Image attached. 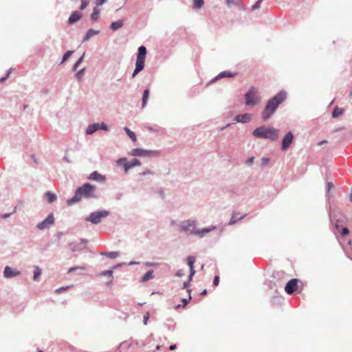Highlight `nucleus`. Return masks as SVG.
Returning <instances> with one entry per match:
<instances>
[{
  "instance_id": "nucleus-32",
  "label": "nucleus",
  "mask_w": 352,
  "mask_h": 352,
  "mask_svg": "<svg viewBox=\"0 0 352 352\" xmlns=\"http://www.w3.org/2000/svg\"><path fill=\"white\" fill-rule=\"evenodd\" d=\"M245 216H246V214H245L243 215L240 216L239 217H236V215H235V213L233 212L232 214V217L230 218V220L228 222V225L229 226H232V225L235 224L236 222H238V221L242 220L243 219H244Z\"/></svg>"
},
{
  "instance_id": "nucleus-39",
  "label": "nucleus",
  "mask_w": 352,
  "mask_h": 352,
  "mask_svg": "<svg viewBox=\"0 0 352 352\" xmlns=\"http://www.w3.org/2000/svg\"><path fill=\"white\" fill-rule=\"evenodd\" d=\"M120 256L119 252H109L107 258L111 259H115Z\"/></svg>"
},
{
  "instance_id": "nucleus-4",
  "label": "nucleus",
  "mask_w": 352,
  "mask_h": 352,
  "mask_svg": "<svg viewBox=\"0 0 352 352\" xmlns=\"http://www.w3.org/2000/svg\"><path fill=\"white\" fill-rule=\"evenodd\" d=\"M146 54V47L143 45L139 46L136 53L135 69L131 74L132 78H134L139 73H140L144 69Z\"/></svg>"
},
{
  "instance_id": "nucleus-60",
  "label": "nucleus",
  "mask_w": 352,
  "mask_h": 352,
  "mask_svg": "<svg viewBox=\"0 0 352 352\" xmlns=\"http://www.w3.org/2000/svg\"><path fill=\"white\" fill-rule=\"evenodd\" d=\"M12 68L9 69L6 72V73L4 74V76H4V78H5V79H6V80H7V79L9 78V76H10V74L12 73Z\"/></svg>"
},
{
  "instance_id": "nucleus-42",
  "label": "nucleus",
  "mask_w": 352,
  "mask_h": 352,
  "mask_svg": "<svg viewBox=\"0 0 352 352\" xmlns=\"http://www.w3.org/2000/svg\"><path fill=\"white\" fill-rule=\"evenodd\" d=\"M191 299H192L191 295H189L188 298H182L181 299V302H182V305L184 307L187 305Z\"/></svg>"
},
{
  "instance_id": "nucleus-16",
  "label": "nucleus",
  "mask_w": 352,
  "mask_h": 352,
  "mask_svg": "<svg viewBox=\"0 0 352 352\" xmlns=\"http://www.w3.org/2000/svg\"><path fill=\"white\" fill-rule=\"evenodd\" d=\"M237 72H232L229 70H224L223 72H221L219 73L214 78H213L210 81V83H213L218 80L219 79H221L223 78H232L237 75Z\"/></svg>"
},
{
  "instance_id": "nucleus-62",
  "label": "nucleus",
  "mask_w": 352,
  "mask_h": 352,
  "mask_svg": "<svg viewBox=\"0 0 352 352\" xmlns=\"http://www.w3.org/2000/svg\"><path fill=\"white\" fill-rule=\"evenodd\" d=\"M77 269H83L82 267H78V266H74V267H72L69 269L68 270V273H71V272H74Z\"/></svg>"
},
{
  "instance_id": "nucleus-10",
  "label": "nucleus",
  "mask_w": 352,
  "mask_h": 352,
  "mask_svg": "<svg viewBox=\"0 0 352 352\" xmlns=\"http://www.w3.org/2000/svg\"><path fill=\"white\" fill-rule=\"evenodd\" d=\"M99 130H103L104 131H109V126L108 124H107L104 122H94L92 124H90L88 125L87 128L86 129V134L87 135H91L94 133H95L97 131Z\"/></svg>"
},
{
  "instance_id": "nucleus-50",
  "label": "nucleus",
  "mask_w": 352,
  "mask_h": 352,
  "mask_svg": "<svg viewBox=\"0 0 352 352\" xmlns=\"http://www.w3.org/2000/svg\"><path fill=\"white\" fill-rule=\"evenodd\" d=\"M126 265V263H124V262L118 263H117L116 265H113V266L112 267V268H113V270H117V269H118V268H120V267H123V266H124V265Z\"/></svg>"
},
{
  "instance_id": "nucleus-19",
  "label": "nucleus",
  "mask_w": 352,
  "mask_h": 352,
  "mask_svg": "<svg viewBox=\"0 0 352 352\" xmlns=\"http://www.w3.org/2000/svg\"><path fill=\"white\" fill-rule=\"evenodd\" d=\"M252 115L250 113H239L235 116L234 120L238 123L246 124L251 121Z\"/></svg>"
},
{
  "instance_id": "nucleus-44",
  "label": "nucleus",
  "mask_w": 352,
  "mask_h": 352,
  "mask_svg": "<svg viewBox=\"0 0 352 352\" xmlns=\"http://www.w3.org/2000/svg\"><path fill=\"white\" fill-rule=\"evenodd\" d=\"M144 265L146 267H158L160 266V263L148 261L144 263Z\"/></svg>"
},
{
  "instance_id": "nucleus-63",
  "label": "nucleus",
  "mask_w": 352,
  "mask_h": 352,
  "mask_svg": "<svg viewBox=\"0 0 352 352\" xmlns=\"http://www.w3.org/2000/svg\"><path fill=\"white\" fill-rule=\"evenodd\" d=\"M10 216L11 213H3L1 214V217L4 219L9 218Z\"/></svg>"
},
{
  "instance_id": "nucleus-24",
  "label": "nucleus",
  "mask_w": 352,
  "mask_h": 352,
  "mask_svg": "<svg viewBox=\"0 0 352 352\" xmlns=\"http://www.w3.org/2000/svg\"><path fill=\"white\" fill-rule=\"evenodd\" d=\"M124 25V20L120 19L111 23L109 29L115 32L120 30Z\"/></svg>"
},
{
  "instance_id": "nucleus-38",
  "label": "nucleus",
  "mask_w": 352,
  "mask_h": 352,
  "mask_svg": "<svg viewBox=\"0 0 352 352\" xmlns=\"http://www.w3.org/2000/svg\"><path fill=\"white\" fill-rule=\"evenodd\" d=\"M204 4V0H192V8L198 10L203 7Z\"/></svg>"
},
{
  "instance_id": "nucleus-59",
  "label": "nucleus",
  "mask_w": 352,
  "mask_h": 352,
  "mask_svg": "<svg viewBox=\"0 0 352 352\" xmlns=\"http://www.w3.org/2000/svg\"><path fill=\"white\" fill-rule=\"evenodd\" d=\"M12 68L9 69L6 72V73L4 74V76H4V78H5V79H6V80H7V79L9 78V76H10V74L12 73Z\"/></svg>"
},
{
  "instance_id": "nucleus-48",
  "label": "nucleus",
  "mask_w": 352,
  "mask_h": 352,
  "mask_svg": "<svg viewBox=\"0 0 352 352\" xmlns=\"http://www.w3.org/2000/svg\"><path fill=\"white\" fill-rule=\"evenodd\" d=\"M270 161V160L268 157H262L261 164L262 166H266L267 164H268Z\"/></svg>"
},
{
  "instance_id": "nucleus-1",
  "label": "nucleus",
  "mask_w": 352,
  "mask_h": 352,
  "mask_svg": "<svg viewBox=\"0 0 352 352\" xmlns=\"http://www.w3.org/2000/svg\"><path fill=\"white\" fill-rule=\"evenodd\" d=\"M96 190V186L89 182H85L76 188L74 195L71 198L67 199L66 203L67 206H71L79 202L82 199H98Z\"/></svg>"
},
{
  "instance_id": "nucleus-22",
  "label": "nucleus",
  "mask_w": 352,
  "mask_h": 352,
  "mask_svg": "<svg viewBox=\"0 0 352 352\" xmlns=\"http://www.w3.org/2000/svg\"><path fill=\"white\" fill-rule=\"evenodd\" d=\"M334 228L340 232L341 236L342 237H344L347 235H349V230L348 228L346 227H342V226H340L338 223V221H336L334 224Z\"/></svg>"
},
{
  "instance_id": "nucleus-13",
  "label": "nucleus",
  "mask_w": 352,
  "mask_h": 352,
  "mask_svg": "<svg viewBox=\"0 0 352 352\" xmlns=\"http://www.w3.org/2000/svg\"><path fill=\"white\" fill-rule=\"evenodd\" d=\"M294 141V135L292 131H289L283 136L281 140L280 148L283 151H286Z\"/></svg>"
},
{
  "instance_id": "nucleus-49",
  "label": "nucleus",
  "mask_w": 352,
  "mask_h": 352,
  "mask_svg": "<svg viewBox=\"0 0 352 352\" xmlns=\"http://www.w3.org/2000/svg\"><path fill=\"white\" fill-rule=\"evenodd\" d=\"M254 157L252 156L249 158H248L245 161V164L248 166H252L254 163Z\"/></svg>"
},
{
  "instance_id": "nucleus-35",
  "label": "nucleus",
  "mask_w": 352,
  "mask_h": 352,
  "mask_svg": "<svg viewBox=\"0 0 352 352\" xmlns=\"http://www.w3.org/2000/svg\"><path fill=\"white\" fill-rule=\"evenodd\" d=\"M74 53V50H67L62 56V59L60 63H59V65L63 64L65 62H66L71 56Z\"/></svg>"
},
{
  "instance_id": "nucleus-2",
  "label": "nucleus",
  "mask_w": 352,
  "mask_h": 352,
  "mask_svg": "<svg viewBox=\"0 0 352 352\" xmlns=\"http://www.w3.org/2000/svg\"><path fill=\"white\" fill-rule=\"evenodd\" d=\"M286 99L287 92L285 90H280L270 98L261 112L262 120L263 121L268 120L276 111L280 104L285 102Z\"/></svg>"
},
{
  "instance_id": "nucleus-56",
  "label": "nucleus",
  "mask_w": 352,
  "mask_h": 352,
  "mask_svg": "<svg viewBox=\"0 0 352 352\" xmlns=\"http://www.w3.org/2000/svg\"><path fill=\"white\" fill-rule=\"evenodd\" d=\"M67 151L68 149L66 150L65 151V154L63 158V160L67 162V163H71V160L69 159V157H67Z\"/></svg>"
},
{
  "instance_id": "nucleus-58",
  "label": "nucleus",
  "mask_w": 352,
  "mask_h": 352,
  "mask_svg": "<svg viewBox=\"0 0 352 352\" xmlns=\"http://www.w3.org/2000/svg\"><path fill=\"white\" fill-rule=\"evenodd\" d=\"M123 197V193L122 192H118L115 195V199L116 200H120Z\"/></svg>"
},
{
  "instance_id": "nucleus-5",
  "label": "nucleus",
  "mask_w": 352,
  "mask_h": 352,
  "mask_svg": "<svg viewBox=\"0 0 352 352\" xmlns=\"http://www.w3.org/2000/svg\"><path fill=\"white\" fill-rule=\"evenodd\" d=\"M110 214V212L107 210H98L91 212L85 218V221L89 222L93 225L99 224L102 220L107 217Z\"/></svg>"
},
{
  "instance_id": "nucleus-27",
  "label": "nucleus",
  "mask_w": 352,
  "mask_h": 352,
  "mask_svg": "<svg viewBox=\"0 0 352 352\" xmlns=\"http://www.w3.org/2000/svg\"><path fill=\"white\" fill-rule=\"evenodd\" d=\"M344 112V109L343 108H340L338 106L335 107L331 112V117L333 118H338L342 115H343Z\"/></svg>"
},
{
  "instance_id": "nucleus-37",
  "label": "nucleus",
  "mask_w": 352,
  "mask_h": 352,
  "mask_svg": "<svg viewBox=\"0 0 352 352\" xmlns=\"http://www.w3.org/2000/svg\"><path fill=\"white\" fill-rule=\"evenodd\" d=\"M42 273L41 269L38 266L34 267V272H33V279L34 280H36L41 276Z\"/></svg>"
},
{
  "instance_id": "nucleus-54",
  "label": "nucleus",
  "mask_w": 352,
  "mask_h": 352,
  "mask_svg": "<svg viewBox=\"0 0 352 352\" xmlns=\"http://www.w3.org/2000/svg\"><path fill=\"white\" fill-rule=\"evenodd\" d=\"M175 276L177 277H182L183 276H184V272L182 269H179L178 270H177L176 273H175Z\"/></svg>"
},
{
  "instance_id": "nucleus-11",
  "label": "nucleus",
  "mask_w": 352,
  "mask_h": 352,
  "mask_svg": "<svg viewBox=\"0 0 352 352\" xmlns=\"http://www.w3.org/2000/svg\"><path fill=\"white\" fill-rule=\"evenodd\" d=\"M88 242V239L81 238L80 242H71L69 243V246L72 252H80L85 250L89 251L88 247L86 245Z\"/></svg>"
},
{
  "instance_id": "nucleus-51",
  "label": "nucleus",
  "mask_w": 352,
  "mask_h": 352,
  "mask_svg": "<svg viewBox=\"0 0 352 352\" xmlns=\"http://www.w3.org/2000/svg\"><path fill=\"white\" fill-rule=\"evenodd\" d=\"M157 193L160 195V196L161 197V198L164 200L166 198V195H165V192H164V190L163 188H160L158 190H157Z\"/></svg>"
},
{
  "instance_id": "nucleus-29",
  "label": "nucleus",
  "mask_w": 352,
  "mask_h": 352,
  "mask_svg": "<svg viewBox=\"0 0 352 352\" xmlns=\"http://www.w3.org/2000/svg\"><path fill=\"white\" fill-rule=\"evenodd\" d=\"M45 197L49 204H52L57 199L56 195L51 191H47L45 193Z\"/></svg>"
},
{
  "instance_id": "nucleus-8",
  "label": "nucleus",
  "mask_w": 352,
  "mask_h": 352,
  "mask_svg": "<svg viewBox=\"0 0 352 352\" xmlns=\"http://www.w3.org/2000/svg\"><path fill=\"white\" fill-rule=\"evenodd\" d=\"M129 154L133 157H152L159 156L160 151L157 150H148L142 148H134Z\"/></svg>"
},
{
  "instance_id": "nucleus-23",
  "label": "nucleus",
  "mask_w": 352,
  "mask_h": 352,
  "mask_svg": "<svg viewBox=\"0 0 352 352\" xmlns=\"http://www.w3.org/2000/svg\"><path fill=\"white\" fill-rule=\"evenodd\" d=\"M100 33L99 30H96L94 29H89L85 36H83L82 43L87 42L92 36L98 35Z\"/></svg>"
},
{
  "instance_id": "nucleus-47",
  "label": "nucleus",
  "mask_w": 352,
  "mask_h": 352,
  "mask_svg": "<svg viewBox=\"0 0 352 352\" xmlns=\"http://www.w3.org/2000/svg\"><path fill=\"white\" fill-rule=\"evenodd\" d=\"M72 287V285L65 286V287H59V288L56 289L55 290V292H56V294H60V293H61L62 292H64V291L67 290L68 288H69V287Z\"/></svg>"
},
{
  "instance_id": "nucleus-33",
  "label": "nucleus",
  "mask_w": 352,
  "mask_h": 352,
  "mask_svg": "<svg viewBox=\"0 0 352 352\" xmlns=\"http://www.w3.org/2000/svg\"><path fill=\"white\" fill-rule=\"evenodd\" d=\"M98 275L100 276H108L109 278L113 279V270L111 267L109 270L101 271Z\"/></svg>"
},
{
  "instance_id": "nucleus-36",
  "label": "nucleus",
  "mask_w": 352,
  "mask_h": 352,
  "mask_svg": "<svg viewBox=\"0 0 352 352\" xmlns=\"http://www.w3.org/2000/svg\"><path fill=\"white\" fill-rule=\"evenodd\" d=\"M86 68L83 67L79 69L76 74H75V78L77 80L80 81L84 76L85 74Z\"/></svg>"
},
{
  "instance_id": "nucleus-45",
  "label": "nucleus",
  "mask_w": 352,
  "mask_h": 352,
  "mask_svg": "<svg viewBox=\"0 0 352 352\" xmlns=\"http://www.w3.org/2000/svg\"><path fill=\"white\" fill-rule=\"evenodd\" d=\"M220 281V278L219 275H215L213 278L212 285L214 287H217L219 285Z\"/></svg>"
},
{
  "instance_id": "nucleus-7",
  "label": "nucleus",
  "mask_w": 352,
  "mask_h": 352,
  "mask_svg": "<svg viewBox=\"0 0 352 352\" xmlns=\"http://www.w3.org/2000/svg\"><path fill=\"white\" fill-rule=\"evenodd\" d=\"M118 166H122L125 173H129V170L132 168L140 166L142 163L138 158H133L131 161H128L125 157H120L116 161Z\"/></svg>"
},
{
  "instance_id": "nucleus-26",
  "label": "nucleus",
  "mask_w": 352,
  "mask_h": 352,
  "mask_svg": "<svg viewBox=\"0 0 352 352\" xmlns=\"http://www.w3.org/2000/svg\"><path fill=\"white\" fill-rule=\"evenodd\" d=\"M155 277L153 270H148L142 277L140 281L142 283L147 282Z\"/></svg>"
},
{
  "instance_id": "nucleus-41",
  "label": "nucleus",
  "mask_w": 352,
  "mask_h": 352,
  "mask_svg": "<svg viewBox=\"0 0 352 352\" xmlns=\"http://www.w3.org/2000/svg\"><path fill=\"white\" fill-rule=\"evenodd\" d=\"M262 1L263 0H257L252 6L251 10L255 11L256 10H258L261 7Z\"/></svg>"
},
{
  "instance_id": "nucleus-43",
  "label": "nucleus",
  "mask_w": 352,
  "mask_h": 352,
  "mask_svg": "<svg viewBox=\"0 0 352 352\" xmlns=\"http://www.w3.org/2000/svg\"><path fill=\"white\" fill-rule=\"evenodd\" d=\"M146 129L149 131L158 132L160 127L157 125H155V126H146Z\"/></svg>"
},
{
  "instance_id": "nucleus-64",
  "label": "nucleus",
  "mask_w": 352,
  "mask_h": 352,
  "mask_svg": "<svg viewBox=\"0 0 352 352\" xmlns=\"http://www.w3.org/2000/svg\"><path fill=\"white\" fill-rule=\"evenodd\" d=\"M113 279L109 278V280L106 283V285L108 287H111L113 285Z\"/></svg>"
},
{
  "instance_id": "nucleus-55",
  "label": "nucleus",
  "mask_w": 352,
  "mask_h": 352,
  "mask_svg": "<svg viewBox=\"0 0 352 352\" xmlns=\"http://www.w3.org/2000/svg\"><path fill=\"white\" fill-rule=\"evenodd\" d=\"M191 285V283L188 281V280L184 281L182 289H187Z\"/></svg>"
},
{
  "instance_id": "nucleus-52",
  "label": "nucleus",
  "mask_w": 352,
  "mask_h": 352,
  "mask_svg": "<svg viewBox=\"0 0 352 352\" xmlns=\"http://www.w3.org/2000/svg\"><path fill=\"white\" fill-rule=\"evenodd\" d=\"M107 0H95V3L96 4V7L102 6L103 4H104Z\"/></svg>"
},
{
  "instance_id": "nucleus-46",
  "label": "nucleus",
  "mask_w": 352,
  "mask_h": 352,
  "mask_svg": "<svg viewBox=\"0 0 352 352\" xmlns=\"http://www.w3.org/2000/svg\"><path fill=\"white\" fill-rule=\"evenodd\" d=\"M149 318H150V313H149V311H147L146 313V314L143 316L142 322H143L144 325L147 324L148 320H149Z\"/></svg>"
},
{
  "instance_id": "nucleus-12",
  "label": "nucleus",
  "mask_w": 352,
  "mask_h": 352,
  "mask_svg": "<svg viewBox=\"0 0 352 352\" xmlns=\"http://www.w3.org/2000/svg\"><path fill=\"white\" fill-rule=\"evenodd\" d=\"M55 223V218L53 212H50L46 218L39 222L36 225V228L39 230H43L49 228L50 226H54Z\"/></svg>"
},
{
  "instance_id": "nucleus-20",
  "label": "nucleus",
  "mask_w": 352,
  "mask_h": 352,
  "mask_svg": "<svg viewBox=\"0 0 352 352\" xmlns=\"http://www.w3.org/2000/svg\"><path fill=\"white\" fill-rule=\"evenodd\" d=\"M226 4L230 8L232 6L238 7L239 10L245 11L246 7L241 0H226Z\"/></svg>"
},
{
  "instance_id": "nucleus-14",
  "label": "nucleus",
  "mask_w": 352,
  "mask_h": 352,
  "mask_svg": "<svg viewBox=\"0 0 352 352\" xmlns=\"http://www.w3.org/2000/svg\"><path fill=\"white\" fill-rule=\"evenodd\" d=\"M196 226V221L195 220H185L181 223L179 226V230L180 232H188L190 231L192 232V229H195Z\"/></svg>"
},
{
  "instance_id": "nucleus-28",
  "label": "nucleus",
  "mask_w": 352,
  "mask_h": 352,
  "mask_svg": "<svg viewBox=\"0 0 352 352\" xmlns=\"http://www.w3.org/2000/svg\"><path fill=\"white\" fill-rule=\"evenodd\" d=\"M100 10L98 7H94L91 14H90V20L92 22L98 21Z\"/></svg>"
},
{
  "instance_id": "nucleus-30",
  "label": "nucleus",
  "mask_w": 352,
  "mask_h": 352,
  "mask_svg": "<svg viewBox=\"0 0 352 352\" xmlns=\"http://www.w3.org/2000/svg\"><path fill=\"white\" fill-rule=\"evenodd\" d=\"M185 261L189 267V270L195 269V263L196 261V257L192 255L188 256L185 258Z\"/></svg>"
},
{
  "instance_id": "nucleus-15",
  "label": "nucleus",
  "mask_w": 352,
  "mask_h": 352,
  "mask_svg": "<svg viewBox=\"0 0 352 352\" xmlns=\"http://www.w3.org/2000/svg\"><path fill=\"white\" fill-rule=\"evenodd\" d=\"M217 228L215 226H210L201 229H192V234L198 236L199 238H203L206 234L214 230Z\"/></svg>"
},
{
  "instance_id": "nucleus-61",
  "label": "nucleus",
  "mask_w": 352,
  "mask_h": 352,
  "mask_svg": "<svg viewBox=\"0 0 352 352\" xmlns=\"http://www.w3.org/2000/svg\"><path fill=\"white\" fill-rule=\"evenodd\" d=\"M152 174V171L149 169H146L144 171L140 173L141 175L145 176L146 175Z\"/></svg>"
},
{
  "instance_id": "nucleus-6",
  "label": "nucleus",
  "mask_w": 352,
  "mask_h": 352,
  "mask_svg": "<svg viewBox=\"0 0 352 352\" xmlns=\"http://www.w3.org/2000/svg\"><path fill=\"white\" fill-rule=\"evenodd\" d=\"M258 92L257 89L251 86L249 87L248 91L244 95L245 104L246 106L254 107L258 104L261 101V97L256 94Z\"/></svg>"
},
{
  "instance_id": "nucleus-17",
  "label": "nucleus",
  "mask_w": 352,
  "mask_h": 352,
  "mask_svg": "<svg viewBox=\"0 0 352 352\" xmlns=\"http://www.w3.org/2000/svg\"><path fill=\"white\" fill-rule=\"evenodd\" d=\"M82 14L79 10H75L73 11L70 16H69V19L67 20V24L69 25H72L77 23L78 21H80L82 18Z\"/></svg>"
},
{
  "instance_id": "nucleus-40",
  "label": "nucleus",
  "mask_w": 352,
  "mask_h": 352,
  "mask_svg": "<svg viewBox=\"0 0 352 352\" xmlns=\"http://www.w3.org/2000/svg\"><path fill=\"white\" fill-rule=\"evenodd\" d=\"M89 3V1L88 0H81V3H80V10L82 11V10H84L85 9H86V8L88 6Z\"/></svg>"
},
{
  "instance_id": "nucleus-34",
  "label": "nucleus",
  "mask_w": 352,
  "mask_h": 352,
  "mask_svg": "<svg viewBox=\"0 0 352 352\" xmlns=\"http://www.w3.org/2000/svg\"><path fill=\"white\" fill-rule=\"evenodd\" d=\"M85 55V52H84L78 58V60L74 63V64L72 66V71L75 72L77 70V69L79 67L80 65L82 63V62L84 60Z\"/></svg>"
},
{
  "instance_id": "nucleus-3",
  "label": "nucleus",
  "mask_w": 352,
  "mask_h": 352,
  "mask_svg": "<svg viewBox=\"0 0 352 352\" xmlns=\"http://www.w3.org/2000/svg\"><path fill=\"white\" fill-rule=\"evenodd\" d=\"M279 131V129L273 126L262 125L253 130L252 135L256 138L267 139L272 142H274L278 138Z\"/></svg>"
},
{
  "instance_id": "nucleus-31",
  "label": "nucleus",
  "mask_w": 352,
  "mask_h": 352,
  "mask_svg": "<svg viewBox=\"0 0 352 352\" xmlns=\"http://www.w3.org/2000/svg\"><path fill=\"white\" fill-rule=\"evenodd\" d=\"M124 131L129 136V138L133 142H135L137 141V137L135 132L132 131L129 127H124Z\"/></svg>"
},
{
  "instance_id": "nucleus-18",
  "label": "nucleus",
  "mask_w": 352,
  "mask_h": 352,
  "mask_svg": "<svg viewBox=\"0 0 352 352\" xmlns=\"http://www.w3.org/2000/svg\"><path fill=\"white\" fill-rule=\"evenodd\" d=\"M21 272L15 268L8 265L6 266L3 270V276L6 278H11L17 276Z\"/></svg>"
},
{
  "instance_id": "nucleus-57",
  "label": "nucleus",
  "mask_w": 352,
  "mask_h": 352,
  "mask_svg": "<svg viewBox=\"0 0 352 352\" xmlns=\"http://www.w3.org/2000/svg\"><path fill=\"white\" fill-rule=\"evenodd\" d=\"M132 343H134L136 345H140L141 346H144L146 345V344L143 341H141L140 342H139L138 340H133V341H132Z\"/></svg>"
},
{
  "instance_id": "nucleus-53",
  "label": "nucleus",
  "mask_w": 352,
  "mask_h": 352,
  "mask_svg": "<svg viewBox=\"0 0 352 352\" xmlns=\"http://www.w3.org/2000/svg\"><path fill=\"white\" fill-rule=\"evenodd\" d=\"M334 187V184L331 182H329L327 183V192H329Z\"/></svg>"
},
{
  "instance_id": "nucleus-25",
  "label": "nucleus",
  "mask_w": 352,
  "mask_h": 352,
  "mask_svg": "<svg viewBox=\"0 0 352 352\" xmlns=\"http://www.w3.org/2000/svg\"><path fill=\"white\" fill-rule=\"evenodd\" d=\"M150 96V89L146 88L144 90L142 98V108H144L147 105V102Z\"/></svg>"
},
{
  "instance_id": "nucleus-21",
  "label": "nucleus",
  "mask_w": 352,
  "mask_h": 352,
  "mask_svg": "<svg viewBox=\"0 0 352 352\" xmlns=\"http://www.w3.org/2000/svg\"><path fill=\"white\" fill-rule=\"evenodd\" d=\"M87 179L96 182H102L106 180V177L100 174L97 170H94L90 173V175L87 177Z\"/></svg>"
},
{
  "instance_id": "nucleus-9",
  "label": "nucleus",
  "mask_w": 352,
  "mask_h": 352,
  "mask_svg": "<svg viewBox=\"0 0 352 352\" xmlns=\"http://www.w3.org/2000/svg\"><path fill=\"white\" fill-rule=\"evenodd\" d=\"M302 282L296 278H293L289 280L285 285V291L287 294H293L295 292L300 293V287L302 289Z\"/></svg>"
}]
</instances>
